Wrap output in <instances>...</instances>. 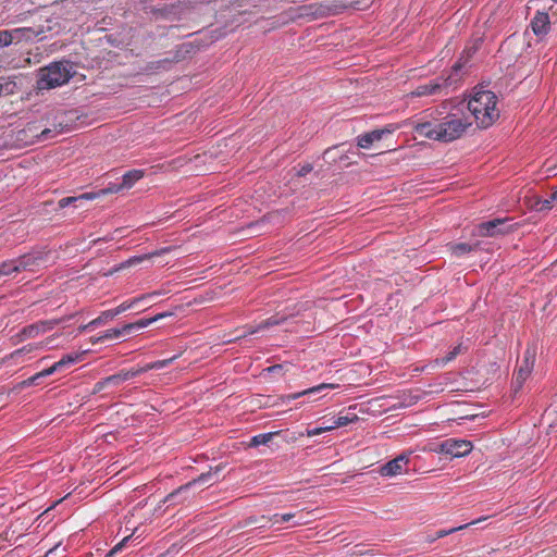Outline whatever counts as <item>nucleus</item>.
I'll return each mask as SVG.
<instances>
[{
    "mask_svg": "<svg viewBox=\"0 0 557 557\" xmlns=\"http://www.w3.org/2000/svg\"><path fill=\"white\" fill-rule=\"evenodd\" d=\"M457 82V78L454 77L451 74L447 78H437L436 81L421 85L417 87L413 91L408 94V97H424V96H432L437 95L444 91L448 86H450L453 83Z\"/></svg>",
    "mask_w": 557,
    "mask_h": 557,
    "instance_id": "0eeeda50",
    "label": "nucleus"
},
{
    "mask_svg": "<svg viewBox=\"0 0 557 557\" xmlns=\"http://www.w3.org/2000/svg\"><path fill=\"white\" fill-rule=\"evenodd\" d=\"M35 36V30L32 28H14L7 30L8 45L18 44L24 40H30Z\"/></svg>",
    "mask_w": 557,
    "mask_h": 557,
    "instance_id": "f3484780",
    "label": "nucleus"
},
{
    "mask_svg": "<svg viewBox=\"0 0 557 557\" xmlns=\"http://www.w3.org/2000/svg\"><path fill=\"white\" fill-rule=\"evenodd\" d=\"M83 355H84V352L66 355L61 360L55 362V364L59 369H61L62 367H64L66 364L74 363V362L78 361Z\"/></svg>",
    "mask_w": 557,
    "mask_h": 557,
    "instance_id": "cd10ccee",
    "label": "nucleus"
},
{
    "mask_svg": "<svg viewBox=\"0 0 557 557\" xmlns=\"http://www.w3.org/2000/svg\"><path fill=\"white\" fill-rule=\"evenodd\" d=\"M58 503H61V499H58V502H54V504H52V507H55V505H58Z\"/></svg>",
    "mask_w": 557,
    "mask_h": 557,
    "instance_id": "13d9d810",
    "label": "nucleus"
},
{
    "mask_svg": "<svg viewBox=\"0 0 557 557\" xmlns=\"http://www.w3.org/2000/svg\"><path fill=\"white\" fill-rule=\"evenodd\" d=\"M552 199H554V201L556 200L557 201V190L555 193L552 194Z\"/></svg>",
    "mask_w": 557,
    "mask_h": 557,
    "instance_id": "3c124183",
    "label": "nucleus"
},
{
    "mask_svg": "<svg viewBox=\"0 0 557 557\" xmlns=\"http://www.w3.org/2000/svg\"><path fill=\"white\" fill-rule=\"evenodd\" d=\"M125 332H128V330H124V326L122 329L108 330L102 336L92 339V343L103 341V339L117 338Z\"/></svg>",
    "mask_w": 557,
    "mask_h": 557,
    "instance_id": "bb28decb",
    "label": "nucleus"
},
{
    "mask_svg": "<svg viewBox=\"0 0 557 557\" xmlns=\"http://www.w3.org/2000/svg\"><path fill=\"white\" fill-rule=\"evenodd\" d=\"M16 273L17 272H16V267H15L14 259L3 261L0 264V277L1 276H9V275L16 274Z\"/></svg>",
    "mask_w": 557,
    "mask_h": 557,
    "instance_id": "393cba45",
    "label": "nucleus"
},
{
    "mask_svg": "<svg viewBox=\"0 0 557 557\" xmlns=\"http://www.w3.org/2000/svg\"><path fill=\"white\" fill-rule=\"evenodd\" d=\"M256 332H257V330H251V331L249 332V334H255Z\"/></svg>",
    "mask_w": 557,
    "mask_h": 557,
    "instance_id": "bf43d9fd",
    "label": "nucleus"
},
{
    "mask_svg": "<svg viewBox=\"0 0 557 557\" xmlns=\"http://www.w3.org/2000/svg\"><path fill=\"white\" fill-rule=\"evenodd\" d=\"M533 356L524 358L523 363L520 366L513 380V386L516 392H518L522 387L523 383L531 375V372L533 370Z\"/></svg>",
    "mask_w": 557,
    "mask_h": 557,
    "instance_id": "ddd939ff",
    "label": "nucleus"
},
{
    "mask_svg": "<svg viewBox=\"0 0 557 557\" xmlns=\"http://www.w3.org/2000/svg\"><path fill=\"white\" fill-rule=\"evenodd\" d=\"M468 109L479 128H488L500 116L498 98L491 90L476 89L468 101Z\"/></svg>",
    "mask_w": 557,
    "mask_h": 557,
    "instance_id": "f03ea898",
    "label": "nucleus"
},
{
    "mask_svg": "<svg viewBox=\"0 0 557 557\" xmlns=\"http://www.w3.org/2000/svg\"><path fill=\"white\" fill-rule=\"evenodd\" d=\"M50 133H51V129L45 128V129L41 131L40 137L41 138H47Z\"/></svg>",
    "mask_w": 557,
    "mask_h": 557,
    "instance_id": "de8ad7c7",
    "label": "nucleus"
},
{
    "mask_svg": "<svg viewBox=\"0 0 557 557\" xmlns=\"http://www.w3.org/2000/svg\"><path fill=\"white\" fill-rule=\"evenodd\" d=\"M280 322H281V321H280L278 319H276V318H270V319H268V320L263 321V322L258 326V329H257V330H263V329H267V327H270V326H274V325L280 324Z\"/></svg>",
    "mask_w": 557,
    "mask_h": 557,
    "instance_id": "c9c22d12",
    "label": "nucleus"
},
{
    "mask_svg": "<svg viewBox=\"0 0 557 557\" xmlns=\"http://www.w3.org/2000/svg\"><path fill=\"white\" fill-rule=\"evenodd\" d=\"M466 350V348L462 346V344H458L457 346H455L448 354L446 357L442 358V359H436L435 362L437 364H446L448 362H450L451 360H454L458 355H460L461 352H463Z\"/></svg>",
    "mask_w": 557,
    "mask_h": 557,
    "instance_id": "b1692460",
    "label": "nucleus"
},
{
    "mask_svg": "<svg viewBox=\"0 0 557 557\" xmlns=\"http://www.w3.org/2000/svg\"><path fill=\"white\" fill-rule=\"evenodd\" d=\"M450 250L455 256H461L470 252L472 250V247L468 244L461 243L451 245Z\"/></svg>",
    "mask_w": 557,
    "mask_h": 557,
    "instance_id": "c756f323",
    "label": "nucleus"
},
{
    "mask_svg": "<svg viewBox=\"0 0 557 557\" xmlns=\"http://www.w3.org/2000/svg\"><path fill=\"white\" fill-rule=\"evenodd\" d=\"M469 524L467 523H463V524H459V527H456V528H451L449 530H440L437 533H436V539H440V537H443V536H446L448 534H451L456 531H459V530H462L465 528H467ZM435 541V537L431 539L430 542H433Z\"/></svg>",
    "mask_w": 557,
    "mask_h": 557,
    "instance_id": "7c9ffc66",
    "label": "nucleus"
},
{
    "mask_svg": "<svg viewBox=\"0 0 557 557\" xmlns=\"http://www.w3.org/2000/svg\"><path fill=\"white\" fill-rule=\"evenodd\" d=\"M549 25V16L545 12H537L531 22L532 30L537 36L547 34Z\"/></svg>",
    "mask_w": 557,
    "mask_h": 557,
    "instance_id": "dca6fc26",
    "label": "nucleus"
},
{
    "mask_svg": "<svg viewBox=\"0 0 557 557\" xmlns=\"http://www.w3.org/2000/svg\"><path fill=\"white\" fill-rule=\"evenodd\" d=\"M123 190L121 184H113L107 188H103L99 191V195H108V194H116Z\"/></svg>",
    "mask_w": 557,
    "mask_h": 557,
    "instance_id": "72a5a7b5",
    "label": "nucleus"
},
{
    "mask_svg": "<svg viewBox=\"0 0 557 557\" xmlns=\"http://www.w3.org/2000/svg\"><path fill=\"white\" fill-rule=\"evenodd\" d=\"M107 385H108V382H106V379H103L102 381H99L98 383H96L92 393L96 394V393L102 391Z\"/></svg>",
    "mask_w": 557,
    "mask_h": 557,
    "instance_id": "37998d69",
    "label": "nucleus"
},
{
    "mask_svg": "<svg viewBox=\"0 0 557 557\" xmlns=\"http://www.w3.org/2000/svg\"><path fill=\"white\" fill-rule=\"evenodd\" d=\"M312 171V165L311 164H305L304 166H301V169L297 172V175L298 176H305L307 175L308 173H310Z\"/></svg>",
    "mask_w": 557,
    "mask_h": 557,
    "instance_id": "79ce46f5",
    "label": "nucleus"
},
{
    "mask_svg": "<svg viewBox=\"0 0 557 557\" xmlns=\"http://www.w3.org/2000/svg\"><path fill=\"white\" fill-rule=\"evenodd\" d=\"M7 30H0V48L8 47Z\"/></svg>",
    "mask_w": 557,
    "mask_h": 557,
    "instance_id": "c03bdc74",
    "label": "nucleus"
},
{
    "mask_svg": "<svg viewBox=\"0 0 557 557\" xmlns=\"http://www.w3.org/2000/svg\"><path fill=\"white\" fill-rule=\"evenodd\" d=\"M333 430H335V426H331V425L321 426V428H314V429H311V430H307L306 435L308 437H312V436L320 435V434H322L324 432H330V431H333Z\"/></svg>",
    "mask_w": 557,
    "mask_h": 557,
    "instance_id": "2f4dec72",
    "label": "nucleus"
},
{
    "mask_svg": "<svg viewBox=\"0 0 557 557\" xmlns=\"http://www.w3.org/2000/svg\"><path fill=\"white\" fill-rule=\"evenodd\" d=\"M223 469V466L222 465H219L214 468H211L209 472H206V473H202L200 474L197 479H195L194 481L187 483L186 485L180 487L177 490V492L182 491V490H185V488H188L190 485L195 484L196 482H205L210 475H211V471H214L215 473L221 471Z\"/></svg>",
    "mask_w": 557,
    "mask_h": 557,
    "instance_id": "a878e982",
    "label": "nucleus"
},
{
    "mask_svg": "<svg viewBox=\"0 0 557 557\" xmlns=\"http://www.w3.org/2000/svg\"><path fill=\"white\" fill-rule=\"evenodd\" d=\"M140 534L137 535V528L132 531L129 535L124 536L116 545H114L106 557H114L116 554L122 552L124 547H126L131 542H136L139 544L141 542Z\"/></svg>",
    "mask_w": 557,
    "mask_h": 557,
    "instance_id": "a211bd4d",
    "label": "nucleus"
},
{
    "mask_svg": "<svg viewBox=\"0 0 557 557\" xmlns=\"http://www.w3.org/2000/svg\"><path fill=\"white\" fill-rule=\"evenodd\" d=\"M459 69H460V65H459V64H456V65L453 67L454 72H457Z\"/></svg>",
    "mask_w": 557,
    "mask_h": 557,
    "instance_id": "864d4df0",
    "label": "nucleus"
},
{
    "mask_svg": "<svg viewBox=\"0 0 557 557\" xmlns=\"http://www.w3.org/2000/svg\"><path fill=\"white\" fill-rule=\"evenodd\" d=\"M40 376H37V373L30 377H28L27 380L21 382V387H26V386H30L33 384H35V382L39 379Z\"/></svg>",
    "mask_w": 557,
    "mask_h": 557,
    "instance_id": "a19ab883",
    "label": "nucleus"
},
{
    "mask_svg": "<svg viewBox=\"0 0 557 557\" xmlns=\"http://www.w3.org/2000/svg\"><path fill=\"white\" fill-rule=\"evenodd\" d=\"M89 325L88 324H85V325H82L79 326V331L83 332L85 331Z\"/></svg>",
    "mask_w": 557,
    "mask_h": 557,
    "instance_id": "8fccbe9b",
    "label": "nucleus"
},
{
    "mask_svg": "<svg viewBox=\"0 0 557 557\" xmlns=\"http://www.w3.org/2000/svg\"><path fill=\"white\" fill-rule=\"evenodd\" d=\"M275 218H277V219L280 218L277 213L269 214V215L264 216L260 221V223H264V222L270 221V220L275 219Z\"/></svg>",
    "mask_w": 557,
    "mask_h": 557,
    "instance_id": "a18cd8bd",
    "label": "nucleus"
},
{
    "mask_svg": "<svg viewBox=\"0 0 557 557\" xmlns=\"http://www.w3.org/2000/svg\"><path fill=\"white\" fill-rule=\"evenodd\" d=\"M76 74L75 66L69 61H59L42 67L38 72L37 88L52 89L66 84Z\"/></svg>",
    "mask_w": 557,
    "mask_h": 557,
    "instance_id": "7ed1b4c3",
    "label": "nucleus"
},
{
    "mask_svg": "<svg viewBox=\"0 0 557 557\" xmlns=\"http://www.w3.org/2000/svg\"><path fill=\"white\" fill-rule=\"evenodd\" d=\"M337 386H338V385H336V384H326V383H323V384H320V385H318V386H314V387H311V388L305 389V391H302V392H299V393H296V394H293V395H288V396H286V398H287L288 400H290V399H296V398H298V397H300V396H304V395H308V394H311V393L320 392V391H322V389H324V388H335V387H337Z\"/></svg>",
    "mask_w": 557,
    "mask_h": 557,
    "instance_id": "5701e85b",
    "label": "nucleus"
},
{
    "mask_svg": "<svg viewBox=\"0 0 557 557\" xmlns=\"http://www.w3.org/2000/svg\"><path fill=\"white\" fill-rule=\"evenodd\" d=\"M483 520H484L483 518H479V519L474 520L473 522L480 523V522H482Z\"/></svg>",
    "mask_w": 557,
    "mask_h": 557,
    "instance_id": "5fc2aeb1",
    "label": "nucleus"
},
{
    "mask_svg": "<svg viewBox=\"0 0 557 557\" xmlns=\"http://www.w3.org/2000/svg\"><path fill=\"white\" fill-rule=\"evenodd\" d=\"M163 294H164L163 292L157 290V292H153V293H149V294L143 295L140 297H136V298H134L131 301L122 302L115 309L106 310V315L107 317H116V315L125 312L126 310L133 308L135 305H137L139 301H141L144 299L151 298L153 296H160V295H163Z\"/></svg>",
    "mask_w": 557,
    "mask_h": 557,
    "instance_id": "4468645a",
    "label": "nucleus"
},
{
    "mask_svg": "<svg viewBox=\"0 0 557 557\" xmlns=\"http://www.w3.org/2000/svg\"><path fill=\"white\" fill-rule=\"evenodd\" d=\"M280 432H269L264 434L256 435L251 438L248 444L249 447H257L259 445L268 444L274 436H276Z\"/></svg>",
    "mask_w": 557,
    "mask_h": 557,
    "instance_id": "4be33fe9",
    "label": "nucleus"
},
{
    "mask_svg": "<svg viewBox=\"0 0 557 557\" xmlns=\"http://www.w3.org/2000/svg\"><path fill=\"white\" fill-rule=\"evenodd\" d=\"M78 200V197H66V198H62L58 205L60 208H65L67 207L70 203L74 202Z\"/></svg>",
    "mask_w": 557,
    "mask_h": 557,
    "instance_id": "58836bf2",
    "label": "nucleus"
},
{
    "mask_svg": "<svg viewBox=\"0 0 557 557\" xmlns=\"http://www.w3.org/2000/svg\"><path fill=\"white\" fill-rule=\"evenodd\" d=\"M472 125L461 113H449L438 123L424 122L414 125V133L441 143H450L462 137Z\"/></svg>",
    "mask_w": 557,
    "mask_h": 557,
    "instance_id": "f257e3e1",
    "label": "nucleus"
},
{
    "mask_svg": "<svg viewBox=\"0 0 557 557\" xmlns=\"http://www.w3.org/2000/svg\"><path fill=\"white\" fill-rule=\"evenodd\" d=\"M58 503H61V499H58V502H54V504H52V507H55V505H58Z\"/></svg>",
    "mask_w": 557,
    "mask_h": 557,
    "instance_id": "4d7b16f0",
    "label": "nucleus"
},
{
    "mask_svg": "<svg viewBox=\"0 0 557 557\" xmlns=\"http://www.w3.org/2000/svg\"><path fill=\"white\" fill-rule=\"evenodd\" d=\"M383 132L374 131L361 136L358 140L360 148H369L374 141H379L382 138Z\"/></svg>",
    "mask_w": 557,
    "mask_h": 557,
    "instance_id": "412c9836",
    "label": "nucleus"
},
{
    "mask_svg": "<svg viewBox=\"0 0 557 557\" xmlns=\"http://www.w3.org/2000/svg\"><path fill=\"white\" fill-rule=\"evenodd\" d=\"M59 368L57 367V364H52L50 368L48 369H45L40 372L37 373V376H40V377H44V376H48V375H51L53 374L55 371H58Z\"/></svg>",
    "mask_w": 557,
    "mask_h": 557,
    "instance_id": "4c0bfd02",
    "label": "nucleus"
},
{
    "mask_svg": "<svg viewBox=\"0 0 557 557\" xmlns=\"http://www.w3.org/2000/svg\"><path fill=\"white\" fill-rule=\"evenodd\" d=\"M508 219H495L488 222L481 223L478 226V234L480 236H496L499 234H508L512 232L513 227L507 226L505 228H498L500 225H504Z\"/></svg>",
    "mask_w": 557,
    "mask_h": 557,
    "instance_id": "1a4fd4ad",
    "label": "nucleus"
},
{
    "mask_svg": "<svg viewBox=\"0 0 557 557\" xmlns=\"http://www.w3.org/2000/svg\"><path fill=\"white\" fill-rule=\"evenodd\" d=\"M96 197L95 194H84L78 197V199H94Z\"/></svg>",
    "mask_w": 557,
    "mask_h": 557,
    "instance_id": "49530a36",
    "label": "nucleus"
},
{
    "mask_svg": "<svg viewBox=\"0 0 557 557\" xmlns=\"http://www.w3.org/2000/svg\"><path fill=\"white\" fill-rule=\"evenodd\" d=\"M144 172L141 170H132L125 173L122 177L121 186L123 189H128L133 187V185L143 178Z\"/></svg>",
    "mask_w": 557,
    "mask_h": 557,
    "instance_id": "aec40b11",
    "label": "nucleus"
},
{
    "mask_svg": "<svg viewBox=\"0 0 557 557\" xmlns=\"http://www.w3.org/2000/svg\"><path fill=\"white\" fill-rule=\"evenodd\" d=\"M337 12V5H327L323 3H313L309 5H304L300 8L301 16H312L313 18L327 16Z\"/></svg>",
    "mask_w": 557,
    "mask_h": 557,
    "instance_id": "9b49d317",
    "label": "nucleus"
},
{
    "mask_svg": "<svg viewBox=\"0 0 557 557\" xmlns=\"http://www.w3.org/2000/svg\"><path fill=\"white\" fill-rule=\"evenodd\" d=\"M172 250H173V247H164V248L158 249V250H156L153 252H150V253H146V255H143V256L132 257L128 260L120 263L117 267H115L111 271H109V273H107L106 275H112L113 273H115L117 271H121V270L129 268V267L137 265V264L141 263L145 260H150L153 257H158V256L171 252Z\"/></svg>",
    "mask_w": 557,
    "mask_h": 557,
    "instance_id": "9d476101",
    "label": "nucleus"
},
{
    "mask_svg": "<svg viewBox=\"0 0 557 557\" xmlns=\"http://www.w3.org/2000/svg\"><path fill=\"white\" fill-rule=\"evenodd\" d=\"M177 357H178V355H175L169 359L159 360L156 362L148 363L147 366L139 368L137 370H129V371L120 372L114 375H110V376L106 377V382H108V384L119 385L120 383L131 380L140 373H144V372H147V371L153 370V369H161V368L168 366L169 363H171L172 361H174Z\"/></svg>",
    "mask_w": 557,
    "mask_h": 557,
    "instance_id": "39448f33",
    "label": "nucleus"
},
{
    "mask_svg": "<svg viewBox=\"0 0 557 557\" xmlns=\"http://www.w3.org/2000/svg\"><path fill=\"white\" fill-rule=\"evenodd\" d=\"M358 420H359V417L357 414H352L351 417H348V416L338 417L331 426H335V429H337V428L345 426L349 423L357 422Z\"/></svg>",
    "mask_w": 557,
    "mask_h": 557,
    "instance_id": "c85d7f7f",
    "label": "nucleus"
},
{
    "mask_svg": "<svg viewBox=\"0 0 557 557\" xmlns=\"http://www.w3.org/2000/svg\"><path fill=\"white\" fill-rule=\"evenodd\" d=\"M58 503H61V499H58V502H54V504H52V507H55V505H58Z\"/></svg>",
    "mask_w": 557,
    "mask_h": 557,
    "instance_id": "6e6d98bb",
    "label": "nucleus"
},
{
    "mask_svg": "<svg viewBox=\"0 0 557 557\" xmlns=\"http://www.w3.org/2000/svg\"><path fill=\"white\" fill-rule=\"evenodd\" d=\"M553 201L554 199H552V197L549 199H545V200H537L536 205L540 206L539 207V210L540 211H544V210H550L552 207H553Z\"/></svg>",
    "mask_w": 557,
    "mask_h": 557,
    "instance_id": "f704fd0d",
    "label": "nucleus"
},
{
    "mask_svg": "<svg viewBox=\"0 0 557 557\" xmlns=\"http://www.w3.org/2000/svg\"><path fill=\"white\" fill-rule=\"evenodd\" d=\"M409 462L406 455H399L393 460L385 463L381 469L380 473L383 476H395L401 473L404 466Z\"/></svg>",
    "mask_w": 557,
    "mask_h": 557,
    "instance_id": "f8f14e48",
    "label": "nucleus"
},
{
    "mask_svg": "<svg viewBox=\"0 0 557 557\" xmlns=\"http://www.w3.org/2000/svg\"><path fill=\"white\" fill-rule=\"evenodd\" d=\"M50 509H51V507H50V508H48V509H46V510H45V511H44V512H42L38 518H40V517H42V516L47 515V513H48V511H49Z\"/></svg>",
    "mask_w": 557,
    "mask_h": 557,
    "instance_id": "603ef678",
    "label": "nucleus"
},
{
    "mask_svg": "<svg viewBox=\"0 0 557 557\" xmlns=\"http://www.w3.org/2000/svg\"><path fill=\"white\" fill-rule=\"evenodd\" d=\"M46 257L44 252H32L14 259L16 272H37L46 267Z\"/></svg>",
    "mask_w": 557,
    "mask_h": 557,
    "instance_id": "423d86ee",
    "label": "nucleus"
},
{
    "mask_svg": "<svg viewBox=\"0 0 557 557\" xmlns=\"http://www.w3.org/2000/svg\"><path fill=\"white\" fill-rule=\"evenodd\" d=\"M429 450L432 451V453L446 455V440L441 442V443H438V444L431 445L429 447Z\"/></svg>",
    "mask_w": 557,
    "mask_h": 557,
    "instance_id": "473e14b6",
    "label": "nucleus"
},
{
    "mask_svg": "<svg viewBox=\"0 0 557 557\" xmlns=\"http://www.w3.org/2000/svg\"><path fill=\"white\" fill-rule=\"evenodd\" d=\"M54 336H51L47 338L45 342H41L39 344H29L26 346H23L20 349L14 350L9 356L2 359V362H5L8 360H18L21 357L30 354L35 350L41 349L45 345H49L53 341Z\"/></svg>",
    "mask_w": 557,
    "mask_h": 557,
    "instance_id": "2eb2a0df",
    "label": "nucleus"
},
{
    "mask_svg": "<svg viewBox=\"0 0 557 557\" xmlns=\"http://www.w3.org/2000/svg\"><path fill=\"white\" fill-rule=\"evenodd\" d=\"M286 367H290V364L286 363V364L271 366V367L267 368L265 371L269 372V373L280 372L281 370H283Z\"/></svg>",
    "mask_w": 557,
    "mask_h": 557,
    "instance_id": "ea45409f",
    "label": "nucleus"
},
{
    "mask_svg": "<svg viewBox=\"0 0 557 557\" xmlns=\"http://www.w3.org/2000/svg\"><path fill=\"white\" fill-rule=\"evenodd\" d=\"M473 449V444L467 440L447 438L446 455L451 458H461L469 455Z\"/></svg>",
    "mask_w": 557,
    "mask_h": 557,
    "instance_id": "6e6552de",
    "label": "nucleus"
},
{
    "mask_svg": "<svg viewBox=\"0 0 557 557\" xmlns=\"http://www.w3.org/2000/svg\"><path fill=\"white\" fill-rule=\"evenodd\" d=\"M114 317H107L106 311H103L97 319H94L88 323V325H98L103 322H107L108 320H112Z\"/></svg>",
    "mask_w": 557,
    "mask_h": 557,
    "instance_id": "e433bc0d",
    "label": "nucleus"
},
{
    "mask_svg": "<svg viewBox=\"0 0 557 557\" xmlns=\"http://www.w3.org/2000/svg\"><path fill=\"white\" fill-rule=\"evenodd\" d=\"M66 318L61 319H52V320H44L38 321L36 323L29 324L21 330L18 334H16L15 338L17 343H22L28 338H36L41 334L48 333L52 331L58 324L65 321Z\"/></svg>",
    "mask_w": 557,
    "mask_h": 557,
    "instance_id": "20e7f679",
    "label": "nucleus"
},
{
    "mask_svg": "<svg viewBox=\"0 0 557 557\" xmlns=\"http://www.w3.org/2000/svg\"><path fill=\"white\" fill-rule=\"evenodd\" d=\"M292 518H294V515H293V513H286V515L281 516V519H282V520H289V519H292Z\"/></svg>",
    "mask_w": 557,
    "mask_h": 557,
    "instance_id": "09e8293b",
    "label": "nucleus"
},
{
    "mask_svg": "<svg viewBox=\"0 0 557 557\" xmlns=\"http://www.w3.org/2000/svg\"><path fill=\"white\" fill-rule=\"evenodd\" d=\"M173 313L172 312H162V313H158L157 315L152 317V318H149V319H141V320H138L137 322H134V323H128V324H125L124 325V330H128L132 331V330H135V329H143V327H146L148 325H150L151 323L160 320V319H163V318H166V317H172Z\"/></svg>",
    "mask_w": 557,
    "mask_h": 557,
    "instance_id": "6ab92c4d",
    "label": "nucleus"
}]
</instances>
